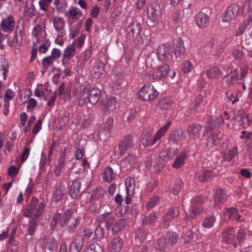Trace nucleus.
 Segmentation results:
<instances>
[{"label": "nucleus", "instance_id": "f257e3e1", "mask_svg": "<svg viewBox=\"0 0 252 252\" xmlns=\"http://www.w3.org/2000/svg\"><path fill=\"white\" fill-rule=\"evenodd\" d=\"M101 92L97 88L94 87L90 91V86L87 85L83 90L78 100V104L83 106L87 102L95 104L99 99Z\"/></svg>", "mask_w": 252, "mask_h": 252}, {"label": "nucleus", "instance_id": "f03ea898", "mask_svg": "<svg viewBox=\"0 0 252 252\" xmlns=\"http://www.w3.org/2000/svg\"><path fill=\"white\" fill-rule=\"evenodd\" d=\"M204 199L202 197L197 196L193 198L191 200L189 213L185 212V220L187 221H190L196 216H200L203 210L202 207Z\"/></svg>", "mask_w": 252, "mask_h": 252}, {"label": "nucleus", "instance_id": "7ed1b4c3", "mask_svg": "<svg viewBox=\"0 0 252 252\" xmlns=\"http://www.w3.org/2000/svg\"><path fill=\"white\" fill-rule=\"evenodd\" d=\"M158 94V92L150 83L144 85L138 93V98L143 101L154 100Z\"/></svg>", "mask_w": 252, "mask_h": 252}, {"label": "nucleus", "instance_id": "20e7f679", "mask_svg": "<svg viewBox=\"0 0 252 252\" xmlns=\"http://www.w3.org/2000/svg\"><path fill=\"white\" fill-rule=\"evenodd\" d=\"M74 210L69 209L64 213V224H68L67 231L69 233H74L78 226L80 221L78 218L74 217Z\"/></svg>", "mask_w": 252, "mask_h": 252}, {"label": "nucleus", "instance_id": "39448f33", "mask_svg": "<svg viewBox=\"0 0 252 252\" xmlns=\"http://www.w3.org/2000/svg\"><path fill=\"white\" fill-rule=\"evenodd\" d=\"M148 18L154 23L158 24L161 17V9L158 2L152 1L147 9Z\"/></svg>", "mask_w": 252, "mask_h": 252}, {"label": "nucleus", "instance_id": "423d86ee", "mask_svg": "<svg viewBox=\"0 0 252 252\" xmlns=\"http://www.w3.org/2000/svg\"><path fill=\"white\" fill-rule=\"evenodd\" d=\"M211 11L208 8H203L201 11L198 12L195 17L196 25L200 28L207 27L209 23Z\"/></svg>", "mask_w": 252, "mask_h": 252}, {"label": "nucleus", "instance_id": "0eeeda50", "mask_svg": "<svg viewBox=\"0 0 252 252\" xmlns=\"http://www.w3.org/2000/svg\"><path fill=\"white\" fill-rule=\"evenodd\" d=\"M221 236L224 243L227 244L233 243L234 248L237 247V243L236 242L233 243L235 237V229L233 227L227 226L224 228L221 232Z\"/></svg>", "mask_w": 252, "mask_h": 252}, {"label": "nucleus", "instance_id": "6e6552de", "mask_svg": "<svg viewBox=\"0 0 252 252\" xmlns=\"http://www.w3.org/2000/svg\"><path fill=\"white\" fill-rule=\"evenodd\" d=\"M134 145L133 140L130 135L125 136L118 146V150L115 151V153L119 156L124 155L126 151L131 148Z\"/></svg>", "mask_w": 252, "mask_h": 252}, {"label": "nucleus", "instance_id": "1a4fd4ad", "mask_svg": "<svg viewBox=\"0 0 252 252\" xmlns=\"http://www.w3.org/2000/svg\"><path fill=\"white\" fill-rule=\"evenodd\" d=\"M45 207V204L44 202L40 203L35 214V218L32 221H30V224L28 228V233L26 234L27 238L29 236V239H31L32 238L31 236L33 234L36 229L37 223L36 219L41 215Z\"/></svg>", "mask_w": 252, "mask_h": 252}, {"label": "nucleus", "instance_id": "9d476101", "mask_svg": "<svg viewBox=\"0 0 252 252\" xmlns=\"http://www.w3.org/2000/svg\"><path fill=\"white\" fill-rule=\"evenodd\" d=\"M172 51V47L169 43L160 44L157 51L158 60L161 61H166L171 55Z\"/></svg>", "mask_w": 252, "mask_h": 252}, {"label": "nucleus", "instance_id": "9b49d317", "mask_svg": "<svg viewBox=\"0 0 252 252\" xmlns=\"http://www.w3.org/2000/svg\"><path fill=\"white\" fill-rule=\"evenodd\" d=\"M202 129V126L200 124L192 123L188 126L187 132L189 138L195 140L200 137Z\"/></svg>", "mask_w": 252, "mask_h": 252}, {"label": "nucleus", "instance_id": "f8f14e48", "mask_svg": "<svg viewBox=\"0 0 252 252\" xmlns=\"http://www.w3.org/2000/svg\"><path fill=\"white\" fill-rule=\"evenodd\" d=\"M169 71V65L167 63H163L157 66L153 72L151 77L153 79L158 80L164 78Z\"/></svg>", "mask_w": 252, "mask_h": 252}, {"label": "nucleus", "instance_id": "ddd939ff", "mask_svg": "<svg viewBox=\"0 0 252 252\" xmlns=\"http://www.w3.org/2000/svg\"><path fill=\"white\" fill-rule=\"evenodd\" d=\"M239 9V6L236 4L229 5L222 16V21L229 22L235 19L238 14Z\"/></svg>", "mask_w": 252, "mask_h": 252}, {"label": "nucleus", "instance_id": "4468645a", "mask_svg": "<svg viewBox=\"0 0 252 252\" xmlns=\"http://www.w3.org/2000/svg\"><path fill=\"white\" fill-rule=\"evenodd\" d=\"M140 141L144 147H151L156 144L155 138L153 136V131L151 130H145L141 136Z\"/></svg>", "mask_w": 252, "mask_h": 252}, {"label": "nucleus", "instance_id": "2eb2a0df", "mask_svg": "<svg viewBox=\"0 0 252 252\" xmlns=\"http://www.w3.org/2000/svg\"><path fill=\"white\" fill-rule=\"evenodd\" d=\"M99 224L106 222V227L107 229H110L115 221V217L110 212L105 213L99 216L96 219Z\"/></svg>", "mask_w": 252, "mask_h": 252}, {"label": "nucleus", "instance_id": "dca6fc26", "mask_svg": "<svg viewBox=\"0 0 252 252\" xmlns=\"http://www.w3.org/2000/svg\"><path fill=\"white\" fill-rule=\"evenodd\" d=\"M141 25L137 21L130 24L127 29V36L130 40L133 39L141 32Z\"/></svg>", "mask_w": 252, "mask_h": 252}, {"label": "nucleus", "instance_id": "f3484780", "mask_svg": "<svg viewBox=\"0 0 252 252\" xmlns=\"http://www.w3.org/2000/svg\"><path fill=\"white\" fill-rule=\"evenodd\" d=\"M159 219V213L156 211H154L149 214L148 216L144 217L142 220V225L143 226L149 225L152 226H155Z\"/></svg>", "mask_w": 252, "mask_h": 252}, {"label": "nucleus", "instance_id": "a211bd4d", "mask_svg": "<svg viewBox=\"0 0 252 252\" xmlns=\"http://www.w3.org/2000/svg\"><path fill=\"white\" fill-rule=\"evenodd\" d=\"M180 215V208L178 206H172L169 208L163 217L164 223L169 222Z\"/></svg>", "mask_w": 252, "mask_h": 252}, {"label": "nucleus", "instance_id": "6ab92c4d", "mask_svg": "<svg viewBox=\"0 0 252 252\" xmlns=\"http://www.w3.org/2000/svg\"><path fill=\"white\" fill-rule=\"evenodd\" d=\"M186 51L183 41L181 38H177L174 45V55L176 59L182 58Z\"/></svg>", "mask_w": 252, "mask_h": 252}, {"label": "nucleus", "instance_id": "aec40b11", "mask_svg": "<svg viewBox=\"0 0 252 252\" xmlns=\"http://www.w3.org/2000/svg\"><path fill=\"white\" fill-rule=\"evenodd\" d=\"M116 102L117 99L115 97H110L104 101L101 107L103 113L107 114L114 110L116 108Z\"/></svg>", "mask_w": 252, "mask_h": 252}, {"label": "nucleus", "instance_id": "412c9836", "mask_svg": "<svg viewBox=\"0 0 252 252\" xmlns=\"http://www.w3.org/2000/svg\"><path fill=\"white\" fill-rule=\"evenodd\" d=\"M124 245L123 240L120 237L114 238L108 245L109 252H120Z\"/></svg>", "mask_w": 252, "mask_h": 252}, {"label": "nucleus", "instance_id": "4be33fe9", "mask_svg": "<svg viewBox=\"0 0 252 252\" xmlns=\"http://www.w3.org/2000/svg\"><path fill=\"white\" fill-rule=\"evenodd\" d=\"M1 25L4 32L8 33L12 32L15 25L13 16L10 15L6 18L3 19Z\"/></svg>", "mask_w": 252, "mask_h": 252}, {"label": "nucleus", "instance_id": "5701e85b", "mask_svg": "<svg viewBox=\"0 0 252 252\" xmlns=\"http://www.w3.org/2000/svg\"><path fill=\"white\" fill-rule=\"evenodd\" d=\"M225 213L230 220H236L239 222L244 221L243 217L239 214L238 210L236 208L231 207L226 209Z\"/></svg>", "mask_w": 252, "mask_h": 252}, {"label": "nucleus", "instance_id": "b1692460", "mask_svg": "<svg viewBox=\"0 0 252 252\" xmlns=\"http://www.w3.org/2000/svg\"><path fill=\"white\" fill-rule=\"evenodd\" d=\"M227 196L228 195L225 190L221 189H217L214 195L215 203L218 205L225 202Z\"/></svg>", "mask_w": 252, "mask_h": 252}, {"label": "nucleus", "instance_id": "393cba45", "mask_svg": "<svg viewBox=\"0 0 252 252\" xmlns=\"http://www.w3.org/2000/svg\"><path fill=\"white\" fill-rule=\"evenodd\" d=\"M184 133V130L181 128L173 131L169 136V141L174 144H177L183 138Z\"/></svg>", "mask_w": 252, "mask_h": 252}, {"label": "nucleus", "instance_id": "a878e982", "mask_svg": "<svg viewBox=\"0 0 252 252\" xmlns=\"http://www.w3.org/2000/svg\"><path fill=\"white\" fill-rule=\"evenodd\" d=\"M220 140L216 132H212L211 134L206 138V146L209 148L214 147L220 143Z\"/></svg>", "mask_w": 252, "mask_h": 252}, {"label": "nucleus", "instance_id": "bb28decb", "mask_svg": "<svg viewBox=\"0 0 252 252\" xmlns=\"http://www.w3.org/2000/svg\"><path fill=\"white\" fill-rule=\"evenodd\" d=\"M126 186V194L127 195L133 196L134 194L135 189V180L134 178L131 177H127L125 180Z\"/></svg>", "mask_w": 252, "mask_h": 252}, {"label": "nucleus", "instance_id": "cd10ccee", "mask_svg": "<svg viewBox=\"0 0 252 252\" xmlns=\"http://www.w3.org/2000/svg\"><path fill=\"white\" fill-rule=\"evenodd\" d=\"M222 74V71L218 66L211 67L206 71V75L209 79H217L219 78Z\"/></svg>", "mask_w": 252, "mask_h": 252}, {"label": "nucleus", "instance_id": "c85d7f7f", "mask_svg": "<svg viewBox=\"0 0 252 252\" xmlns=\"http://www.w3.org/2000/svg\"><path fill=\"white\" fill-rule=\"evenodd\" d=\"M252 19L249 18L248 19L244 20V22L239 27L238 30L236 32V35L238 36L243 34L245 31L247 30H250L252 28Z\"/></svg>", "mask_w": 252, "mask_h": 252}, {"label": "nucleus", "instance_id": "c756f323", "mask_svg": "<svg viewBox=\"0 0 252 252\" xmlns=\"http://www.w3.org/2000/svg\"><path fill=\"white\" fill-rule=\"evenodd\" d=\"M186 154L185 152H182L178 156L176 157L175 161L172 163V167L178 169L183 166L186 162Z\"/></svg>", "mask_w": 252, "mask_h": 252}, {"label": "nucleus", "instance_id": "7c9ffc66", "mask_svg": "<svg viewBox=\"0 0 252 252\" xmlns=\"http://www.w3.org/2000/svg\"><path fill=\"white\" fill-rule=\"evenodd\" d=\"M171 125V122H168L165 125L162 126L158 129L156 134L154 135L155 141L157 142L158 140H160L165 134L166 132L169 129Z\"/></svg>", "mask_w": 252, "mask_h": 252}, {"label": "nucleus", "instance_id": "2f4dec72", "mask_svg": "<svg viewBox=\"0 0 252 252\" xmlns=\"http://www.w3.org/2000/svg\"><path fill=\"white\" fill-rule=\"evenodd\" d=\"M214 176V174L212 171L205 170L198 173V178L200 182H204L211 180Z\"/></svg>", "mask_w": 252, "mask_h": 252}, {"label": "nucleus", "instance_id": "473e14b6", "mask_svg": "<svg viewBox=\"0 0 252 252\" xmlns=\"http://www.w3.org/2000/svg\"><path fill=\"white\" fill-rule=\"evenodd\" d=\"M224 122V121L222 117L209 119L208 120L207 123V127H208L209 129H213L216 127H219L222 124H223Z\"/></svg>", "mask_w": 252, "mask_h": 252}, {"label": "nucleus", "instance_id": "72a5a7b5", "mask_svg": "<svg viewBox=\"0 0 252 252\" xmlns=\"http://www.w3.org/2000/svg\"><path fill=\"white\" fill-rule=\"evenodd\" d=\"M116 174L113 173L112 168L106 166L103 171V180L107 182H111L115 177Z\"/></svg>", "mask_w": 252, "mask_h": 252}, {"label": "nucleus", "instance_id": "f704fd0d", "mask_svg": "<svg viewBox=\"0 0 252 252\" xmlns=\"http://www.w3.org/2000/svg\"><path fill=\"white\" fill-rule=\"evenodd\" d=\"M63 197V188L60 184L55 190L53 195V200L60 205L62 204V200Z\"/></svg>", "mask_w": 252, "mask_h": 252}, {"label": "nucleus", "instance_id": "c9c22d12", "mask_svg": "<svg viewBox=\"0 0 252 252\" xmlns=\"http://www.w3.org/2000/svg\"><path fill=\"white\" fill-rule=\"evenodd\" d=\"M236 72L235 74L232 75H227L223 78L225 82L228 86L234 85L238 80V73L236 69L235 70Z\"/></svg>", "mask_w": 252, "mask_h": 252}, {"label": "nucleus", "instance_id": "e433bc0d", "mask_svg": "<svg viewBox=\"0 0 252 252\" xmlns=\"http://www.w3.org/2000/svg\"><path fill=\"white\" fill-rule=\"evenodd\" d=\"M126 224L127 221L126 220L119 219L114 223L112 230L114 233L119 232L126 227Z\"/></svg>", "mask_w": 252, "mask_h": 252}, {"label": "nucleus", "instance_id": "4c0bfd02", "mask_svg": "<svg viewBox=\"0 0 252 252\" xmlns=\"http://www.w3.org/2000/svg\"><path fill=\"white\" fill-rule=\"evenodd\" d=\"M81 183L79 181H75L70 188V195L72 198H75L80 191Z\"/></svg>", "mask_w": 252, "mask_h": 252}, {"label": "nucleus", "instance_id": "58836bf2", "mask_svg": "<svg viewBox=\"0 0 252 252\" xmlns=\"http://www.w3.org/2000/svg\"><path fill=\"white\" fill-rule=\"evenodd\" d=\"M160 202V197L158 195L152 196L148 200L146 208L149 210L156 207Z\"/></svg>", "mask_w": 252, "mask_h": 252}, {"label": "nucleus", "instance_id": "ea45409f", "mask_svg": "<svg viewBox=\"0 0 252 252\" xmlns=\"http://www.w3.org/2000/svg\"><path fill=\"white\" fill-rule=\"evenodd\" d=\"M166 241L168 243L171 245H175L178 242L179 236L177 233L175 232L168 231L165 236Z\"/></svg>", "mask_w": 252, "mask_h": 252}, {"label": "nucleus", "instance_id": "a19ab883", "mask_svg": "<svg viewBox=\"0 0 252 252\" xmlns=\"http://www.w3.org/2000/svg\"><path fill=\"white\" fill-rule=\"evenodd\" d=\"M216 221V218L214 216H207L202 221V225L206 228L212 227Z\"/></svg>", "mask_w": 252, "mask_h": 252}, {"label": "nucleus", "instance_id": "79ce46f5", "mask_svg": "<svg viewBox=\"0 0 252 252\" xmlns=\"http://www.w3.org/2000/svg\"><path fill=\"white\" fill-rule=\"evenodd\" d=\"M237 150V147H235L229 150L227 152H226L224 154L223 158L228 161L232 160L238 154V152Z\"/></svg>", "mask_w": 252, "mask_h": 252}, {"label": "nucleus", "instance_id": "37998d69", "mask_svg": "<svg viewBox=\"0 0 252 252\" xmlns=\"http://www.w3.org/2000/svg\"><path fill=\"white\" fill-rule=\"evenodd\" d=\"M243 12L252 19V0H246L243 4Z\"/></svg>", "mask_w": 252, "mask_h": 252}, {"label": "nucleus", "instance_id": "c03bdc74", "mask_svg": "<svg viewBox=\"0 0 252 252\" xmlns=\"http://www.w3.org/2000/svg\"><path fill=\"white\" fill-rule=\"evenodd\" d=\"M75 42H73L71 45L67 46L65 49L64 50V58H70L73 57L75 54Z\"/></svg>", "mask_w": 252, "mask_h": 252}, {"label": "nucleus", "instance_id": "a18cd8bd", "mask_svg": "<svg viewBox=\"0 0 252 252\" xmlns=\"http://www.w3.org/2000/svg\"><path fill=\"white\" fill-rule=\"evenodd\" d=\"M194 234L193 232L187 228L184 229L183 231V238L186 243L190 242L193 240Z\"/></svg>", "mask_w": 252, "mask_h": 252}, {"label": "nucleus", "instance_id": "49530a36", "mask_svg": "<svg viewBox=\"0 0 252 252\" xmlns=\"http://www.w3.org/2000/svg\"><path fill=\"white\" fill-rule=\"evenodd\" d=\"M17 29H18V27H17ZM23 32L22 31L20 30L19 32H18L17 29H16V31H15V35L13 39L11 45L12 46H15V43H16L18 45L21 43L23 40Z\"/></svg>", "mask_w": 252, "mask_h": 252}, {"label": "nucleus", "instance_id": "de8ad7c7", "mask_svg": "<svg viewBox=\"0 0 252 252\" xmlns=\"http://www.w3.org/2000/svg\"><path fill=\"white\" fill-rule=\"evenodd\" d=\"M54 26L56 31H61L62 33V31L63 30V19L62 17H56L54 18L53 20Z\"/></svg>", "mask_w": 252, "mask_h": 252}, {"label": "nucleus", "instance_id": "09e8293b", "mask_svg": "<svg viewBox=\"0 0 252 252\" xmlns=\"http://www.w3.org/2000/svg\"><path fill=\"white\" fill-rule=\"evenodd\" d=\"M171 106V102L170 99L167 97H164L161 98L158 103V108L161 109H167Z\"/></svg>", "mask_w": 252, "mask_h": 252}, {"label": "nucleus", "instance_id": "8fccbe9b", "mask_svg": "<svg viewBox=\"0 0 252 252\" xmlns=\"http://www.w3.org/2000/svg\"><path fill=\"white\" fill-rule=\"evenodd\" d=\"M69 16L73 19H78L82 15L81 12L78 8L74 7L68 12Z\"/></svg>", "mask_w": 252, "mask_h": 252}, {"label": "nucleus", "instance_id": "3c124183", "mask_svg": "<svg viewBox=\"0 0 252 252\" xmlns=\"http://www.w3.org/2000/svg\"><path fill=\"white\" fill-rule=\"evenodd\" d=\"M93 232L94 231L93 229L86 228L83 230L80 236H81L85 242H87L93 236Z\"/></svg>", "mask_w": 252, "mask_h": 252}, {"label": "nucleus", "instance_id": "603ef678", "mask_svg": "<svg viewBox=\"0 0 252 252\" xmlns=\"http://www.w3.org/2000/svg\"><path fill=\"white\" fill-rule=\"evenodd\" d=\"M167 245L168 243L167 242L166 239L164 238H161L158 240L156 247L158 250L161 251H164L165 248L167 247Z\"/></svg>", "mask_w": 252, "mask_h": 252}, {"label": "nucleus", "instance_id": "864d4df0", "mask_svg": "<svg viewBox=\"0 0 252 252\" xmlns=\"http://www.w3.org/2000/svg\"><path fill=\"white\" fill-rule=\"evenodd\" d=\"M62 214L61 213L57 212L56 213L53 217L52 220L51 221V227L53 228H55L56 226H57L58 224L60 222V225H61L62 222L61 221V219L62 218Z\"/></svg>", "mask_w": 252, "mask_h": 252}, {"label": "nucleus", "instance_id": "5fc2aeb1", "mask_svg": "<svg viewBox=\"0 0 252 252\" xmlns=\"http://www.w3.org/2000/svg\"><path fill=\"white\" fill-rule=\"evenodd\" d=\"M38 200L36 197H32L27 207V210L34 212L38 204Z\"/></svg>", "mask_w": 252, "mask_h": 252}, {"label": "nucleus", "instance_id": "6e6d98bb", "mask_svg": "<svg viewBox=\"0 0 252 252\" xmlns=\"http://www.w3.org/2000/svg\"><path fill=\"white\" fill-rule=\"evenodd\" d=\"M104 235V231L103 228L100 226H97L94 231L93 239H101L103 238Z\"/></svg>", "mask_w": 252, "mask_h": 252}, {"label": "nucleus", "instance_id": "4d7b16f0", "mask_svg": "<svg viewBox=\"0 0 252 252\" xmlns=\"http://www.w3.org/2000/svg\"><path fill=\"white\" fill-rule=\"evenodd\" d=\"M246 232L244 229H240L237 232L236 239L239 245L241 244L245 240Z\"/></svg>", "mask_w": 252, "mask_h": 252}, {"label": "nucleus", "instance_id": "13d9d810", "mask_svg": "<svg viewBox=\"0 0 252 252\" xmlns=\"http://www.w3.org/2000/svg\"><path fill=\"white\" fill-rule=\"evenodd\" d=\"M183 186V182L181 180H177L175 183V186L172 189V192L174 195H177Z\"/></svg>", "mask_w": 252, "mask_h": 252}, {"label": "nucleus", "instance_id": "bf43d9fd", "mask_svg": "<svg viewBox=\"0 0 252 252\" xmlns=\"http://www.w3.org/2000/svg\"><path fill=\"white\" fill-rule=\"evenodd\" d=\"M54 59L50 56L44 58L42 61L43 69H47L49 66H51L54 62Z\"/></svg>", "mask_w": 252, "mask_h": 252}, {"label": "nucleus", "instance_id": "052dcab7", "mask_svg": "<svg viewBox=\"0 0 252 252\" xmlns=\"http://www.w3.org/2000/svg\"><path fill=\"white\" fill-rule=\"evenodd\" d=\"M245 53L241 50L235 49L232 52V57L236 60H240L244 56Z\"/></svg>", "mask_w": 252, "mask_h": 252}, {"label": "nucleus", "instance_id": "680f3d73", "mask_svg": "<svg viewBox=\"0 0 252 252\" xmlns=\"http://www.w3.org/2000/svg\"><path fill=\"white\" fill-rule=\"evenodd\" d=\"M193 68L192 63L189 61H186L183 64V71L185 73H188L192 71Z\"/></svg>", "mask_w": 252, "mask_h": 252}, {"label": "nucleus", "instance_id": "e2e57ef3", "mask_svg": "<svg viewBox=\"0 0 252 252\" xmlns=\"http://www.w3.org/2000/svg\"><path fill=\"white\" fill-rule=\"evenodd\" d=\"M114 123V119L111 118H109L104 124L103 130L107 132H109L112 129Z\"/></svg>", "mask_w": 252, "mask_h": 252}, {"label": "nucleus", "instance_id": "0e129e2a", "mask_svg": "<svg viewBox=\"0 0 252 252\" xmlns=\"http://www.w3.org/2000/svg\"><path fill=\"white\" fill-rule=\"evenodd\" d=\"M53 9L58 13H62L63 11V3L60 2V0H54L53 3Z\"/></svg>", "mask_w": 252, "mask_h": 252}, {"label": "nucleus", "instance_id": "69168bd1", "mask_svg": "<svg viewBox=\"0 0 252 252\" xmlns=\"http://www.w3.org/2000/svg\"><path fill=\"white\" fill-rule=\"evenodd\" d=\"M225 95L227 96L228 101L231 102L233 104L239 100L237 95H234L233 94L231 93L229 91L226 92L225 93Z\"/></svg>", "mask_w": 252, "mask_h": 252}, {"label": "nucleus", "instance_id": "338daca9", "mask_svg": "<svg viewBox=\"0 0 252 252\" xmlns=\"http://www.w3.org/2000/svg\"><path fill=\"white\" fill-rule=\"evenodd\" d=\"M27 109L29 112H32L37 105V102L34 98H30L27 101Z\"/></svg>", "mask_w": 252, "mask_h": 252}, {"label": "nucleus", "instance_id": "774afa93", "mask_svg": "<svg viewBox=\"0 0 252 252\" xmlns=\"http://www.w3.org/2000/svg\"><path fill=\"white\" fill-rule=\"evenodd\" d=\"M101 248L99 245L92 244L87 248L85 252H100Z\"/></svg>", "mask_w": 252, "mask_h": 252}]
</instances>
